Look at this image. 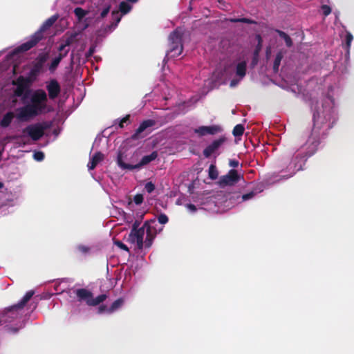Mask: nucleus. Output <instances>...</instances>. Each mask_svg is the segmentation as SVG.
<instances>
[{"mask_svg": "<svg viewBox=\"0 0 354 354\" xmlns=\"http://www.w3.org/2000/svg\"><path fill=\"white\" fill-rule=\"evenodd\" d=\"M342 91L339 84L334 83L327 86L322 92L318 100H315L312 93H305L301 88L299 89V95L306 102L312 105L311 108L316 109H333L336 107L337 99Z\"/></svg>", "mask_w": 354, "mask_h": 354, "instance_id": "423d86ee", "label": "nucleus"}, {"mask_svg": "<svg viewBox=\"0 0 354 354\" xmlns=\"http://www.w3.org/2000/svg\"><path fill=\"white\" fill-rule=\"evenodd\" d=\"M183 30L178 28L176 29L169 37L170 49L167 53V57H175L179 56L183 52L182 37Z\"/></svg>", "mask_w": 354, "mask_h": 354, "instance_id": "9b49d317", "label": "nucleus"}, {"mask_svg": "<svg viewBox=\"0 0 354 354\" xmlns=\"http://www.w3.org/2000/svg\"><path fill=\"white\" fill-rule=\"evenodd\" d=\"M112 0H103L102 7H100L98 10L100 12V17H105L110 11L111 2Z\"/></svg>", "mask_w": 354, "mask_h": 354, "instance_id": "cd10ccee", "label": "nucleus"}, {"mask_svg": "<svg viewBox=\"0 0 354 354\" xmlns=\"http://www.w3.org/2000/svg\"><path fill=\"white\" fill-rule=\"evenodd\" d=\"M279 179L274 180L273 182L279 181Z\"/></svg>", "mask_w": 354, "mask_h": 354, "instance_id": "5fc2aeb1", "label": "nucleus"}, {"mask_svg": "<svg viewBox=\"0 0 354 354\" xmlns=\"http://www.w3.org/2000/svg\"><path fill=\"white\" fill-rule=\"evenodd\" d=\"M95 51V48L94 47H91L88 52V56H91L93 55V53H94Z\"/></svg>", "mask_w": 354, "mask_h": 354, "instance_id": "de8ad7c7", "label": "nucleus"}, {"mask_svg": "<svg viewBox=\"0 0 354 354\" xmlns=\"http://www.w3.org/2000/svg\"><path fill=\"white\" fill-rule=\"evenodd\" d=\"M40 32H35L26 42L17 47L11 53L7 55L3 63L0 65V79L7 82L14 75L20 72L21 53L32 48L41 39Z\"/></svg>", "mask_w": 354, "mask_h": 354, "instance_id": "20e7f679", "label": "nucleus"}, {"mask_svg": "<svg viewBox=\"0 0 354 354\" xmlns=\"http://www.w3.org/2000/svg\"><path fill=\"white\" fill-rule=\"evenodd\" d=\"M208 171H209V177L212 180H215L218 178V172L217 171L216 167L214 165H211L209 167Z\"/></svg>", "mask_w": 354, "mask_h": 354, "instance_id": "72a5a7b5", "label": "nucleus"}, {"mask_svg": "<svg viewBox=\"0 0 354 354\" xmlns=\"http://www.w3.org/2000/svg\"><path fill=\"white\" fill-rule=\"evenodd\" d=\"M270 49H267L266 50V57L267 59H270Z\"/></svg>", "mask_w": 354, "mask_h": 354, "instance_id": "09e8293b", "label": "nucleus"}, {"mask_svg": "<svg viewBox=\"0 0 354 354\" xmlns=\"http://www.w3.org/2000/svg\"><path fill=\"white\" fill-rule=\"evenodd\" d=\"M46 88L48 91V96L50 100L57 98L61 92L59 83L55 79H51L46 82Z\"/></svg>", "mask_w": 354, "mask_h": 354, "instance_id": "2eb2a0df", "label": "nucleus"}, {"mask_svg": "<svg viewBox=\"0 0 354 354\" xmlns=\"http://www.w3.org/2000/svg\"><path fill=\"white\" fill-rule=\"evenodd\" d=\"M115 244L118 246L120 248L124 250H128V248L127 247L126 245H124L123 243H122L121 241H115Z\"/></svg>", "mask_w": 354, "mask_h": 354, "instance_id": "49530a36", "label": "nucleus"}, {"mask_svg": "<svg viewBox=\"0 0 354 354\" xmlns=\"http://www.w3.org/2000/svg\"><path fill=\"white\" fill-rule=\"evenodd\" d=\"M33 158L37 161H41L44 158V154L41 151H35L33 153Z\"/></svg>", "mask_w": 354, "mask_h": 354, "instance_id": "4c0bfd02", "label": "nucleus"}, {"mask_svg": "<svg viewBox=\"0 0 354 354\" xmlns=\"http://www.w3.org/2000/svg\"><path fill=\"white\" fill-rule=\"evenodd\" d=\"M58 19V16L57 15H53L47 20H46L44 24L40 27L39 30L37 32H40V37L42 38V33L45 30H48L50 27H51L54 23Z\"/></svg>", "mask_w": 354, "mask_h": 354, "instance_id": "a878e982", "label": "nucleus"}, {"mask_svg": "<svg viewBox=\"0 0 354 354\" xmlns=\"http://www.w3.org/2000/svg\"><path fill=\"white\" fill-rule=\"evenodd\" d=\"M145 189L148 193H151L155 189V185L151 182H148L145 184Z\"/></svg>", "mask_w": 354, "mask_h": 354, "instance_id": "ea45409f", "label": "nucleus"}, {"mask_svg": "<svg viewBox=\"0 0 354 354\" xmlns=\"http://www.w3.org/2000/svg\"><path fill=\"white\" fill-rule=\"evenodd\" d=\"M130 115H127L121 119H117L114 121V124L118 125L120 128H124L131 123Z\"/></svg>", "mask_w": 354, "mask_h": 354, "instance_id": "c85d7f7f", "label": "nucleus"}, {"mask_svg": "<svg viewBox=\"0 0 354 354\" xmlns=\"http://www.w3.org/2000/svg\"><path fill=\"white\" fill-rule=\"evenodd\" d=\"M30 81L28 78L19 76L16 80L6 82L1 88L0 106H10L17 97H22L25 103L32 111H43L47 106L48 95L43 89L28 91Z\"/></svg>", "mask_w": 354, "mask_h": 354, "instance_id": "f257e3e1", "label": "nucleus"}, {"mask_svg": "<svg viewBox=\"0 0 354 354\" xmlns=\"http://www.w3.org/2000/svg\"><path fill=\"white\" fill-rule=\"evenodd\" d=\"M337 120L335 112H315L313 115V128L311 136L312 141H317L319 145V137L325 135Z\"/></svg>", "mask_w": 354, "mask_h": 354, "instance_id": "6e6552de", "label": "nucleus"}, {"mask_svg": "<svg viewBox=\"0 0 354 354\" xmlns=\"http://www.w3.org/2000/svg\"><path fill=\"white\" fill-rule=\"evenodd\" d=\"M104 158V156L101 152L97 151L93 154H90V160L88 163V169H93Z\"/></svg>", "mask_w": 354, "mask_h": 354, "instance_id": "4be33fe9", "label": "nucleus"}, {"mask_svg": "<svg viewBox=\"0 0 354 354\" xmlns=\"http://www.w3.org/2000/svg\"><path fill=\"white\" fill-rule=\"evenodd\" d=\"M77 34L71 33V34H66L64 37L60 41L59 46L57 48V54H62L66 52V55L68 54L69 51V46L75 41Z\"/></svg>", "mask_w": 354, "mask_h": 354, "instance_id": "dca6fc26", "label": "nucleus"}, {"mask_svg": "<svg viewBox=\"0 0 354 354\" xmlns=\"http://www.w3.org/2000/svg\"><path fill=\"white\" fill-rule=\"evenodd\" d=\"M277 32L279 33V36L284 39L288 46L290 47L292 46V40L287 34L280 30H277Z\"/></svg>", "mask_w": 354, "mask_h": 354, "instance_id": "f704fd0d", "label": "nucleus"}, {"mask_svg": "<svg viewBox=\"0 0 354 354\" xmlns=\"http://www.w3.org/2000/svg\"><path fill=\"white\" fill-rule=\"evenodd\" d=\"M244 130L245 128L243 125L241 124H239L234 127L232 131V133L235 137H240L243 134Z\"/></svg>", "mask_w": 354, "mask_h": 354, "instance_id": "473e14b6", "label": "nucleus"}, {"mask_svg": "<svg viewBox=\"0 0 354 354\" xmlns=\"http://www.w3.org/2000/svg\"><path fill=\"white\" fill-rule=\"evenodd\" d=\"M138 1V0H125L120 2L118 9L113 10L111 12V19L113 21L108 26L109 32H111L118 26L122 17L128 14L131 10L133 4Z\"/></svg>", "mask_w": 354, "mask_h": 354, "instance_id": "9d476101", "label": "nucleus"}, {"mask_svg": "<svg viewBox=\"0 0 354 354\" xmlns=\"http://www.w3.org/2000/svg\"><path fill=\"white\" fill-rule=\"evenodd\" d=\"M200 99L201 97L198 95L194 96L187 100L180 99L176 102V108L179 110L194 109L195 108V104L199 102Z\"/></svg>", "mask_w": 354, "mask_h": 354, "instance_id": "aec40b11", "label": "nucleus"}, {"mask_svg": "<svg viewBox=\"0 0 354 354\" xmlns=\"http://www.w3.org/2000/svg\"><path fill=\"white\" fill-rule=\"evenodd\" d=\"M48 54H41L38 57V60L41 64L44 63L48 59Z\"/></svg>", "mask_w": 354, "mask_h": 354, "instance_id": "c03bdc74", "label": "nucleus"}, {"mask_svg": "<svg viewBox=\"0 0 354 354\" xmlns=\"http://www.w3.org/2000/svg\"><path fill=\"white\" fill-rule=\"evenodd\" d=\"M221 128L218 125L201 126L194 129V132L200 136L205 135H214L221 131Z\"/></svg>", "mask_w": 354, "mask_h": 354, "instance_id": "a211bd4d", "label": "nucleus"}, {"mask_svg": "<svg viewBox=\"0 0 354 354\" xmlns=\"http://www.w3.org/2000/svg\"><path fill=\"white\" fill-rule=\"evenodd\" d=\"M75 293L80 301H84L88 306H93L103 302L106 297L103 294L93 298L91 292L84 288L76 290Z\"/></svg>", "mask_w": 354, "mask_h": 354, "instance_id": "f8f14e48", "label": "nucleus"}, {"mask_svg": "<svg viewBox=\"0 0 354 354\" xmlns=\"http://www.w3.org/2000/svg\"><path fill=\"white\" fill-rule=\"evenodd\" d=\"M243 178V176L235 169H231L229 172L222 176L219 179V185L221 187L232 186Z\"/></svg>", "mask_w": 354, "mask_h": 354, "instance_id": "4468645a", "label": "nucleus"}, {"mask_svg": "<svg viewBox=\"0 0 354 354\" xmlns=\"http://www.w3.org/2000/svg\"><path fill=\"white\" fill-rule=\"evenodd\" d=\"M131 204H132V202H131V201L129 202V206H130V205H131Z\"/></svg>", "mask_w": 354, "mask_h": 354, "instance_id": "864d4df0", "label": "nucleus"}, {"mask_svg": "<svg viewBox=\"0 0 354 354\" xmlns=\"http://www.w3.org/2000/svg\"><path fill=\"white\" fill-rule=\"evenodd\" d=\"M3 319V314L1 315V317L0 318V323H3V322L2 321Z\"/></svg>", "mask_w": 354, "mask_h": 354, "instance_id": "8fccbe9b", "label": "nucleus"}, {"mask_svg": "<svg viewBox=\"0 0 354 354\" xmlns=\"http://www.w3.org/2000/svg\"><path fill=\"white\" fill-rule=\"evenodd\" d=\"M34 292L30 290L26 292L21 300L17 304L7 308L3 313V324H6L9 329L17 332L25 326L28 309L26 308V304L32 297Z\"/></svg>", "mask_w": 354, "mask_h": 354, "instance_id": "39448f33", "label": "nucleus"}, {"mask_svg": "<svg viewBox=\"0 0 354 354\" xmlns=\"http://www.w3.org/2000/svg\"><path fill=\"white\" fill-rule=\"evenodd\" d=\"M341 37L342 39L343 43L345 44L346 54L349 55L350 48L353 39V36L350 32L345 30L342 33Z\"/></svg>", "mask_w": 354, "mask_h": 354, "instance_id": "393cba45", "label": "nucleus"}, {"mask_svg": "<svg viewBox=\"0 0 354 354\" xmlns=\"http://www.w3.org/2000/svg\"><path fill=\"white\" fill-rule=\"evenodd\" d=\"M67 116L64 114V112H57L56 117L52 121L28 126L22 132L21 140L25 144L26 138L30 137L33 141H37L44 135L45 131L50 129H53V133L57 137L61 132L59 125L64 122Z\"/></svg>", "mask_w": 354, "mask_h": 354, "instance_id": "0eeeda50", "label": "nucleus"}, {"mask_svg": "<svg viewBox=\"0 0 354 354\" xmlns=\"http://www.w3.org/2000/svg\"><path fill=\"white\" fill-rule=\"evenodd\" d=\"M37 112H19V114L17 115V119L19 121H27L30 120L32 117L36 115Z\"/></svg>", "mask_w": 354, "mask_h": 354, "instance_id": "c756f323", "label": "nucleus"}, {"mask_svg": "<svg viewBox=\"0 0 354 354\" xmlns=\"http://www.w3.org/2000/svg\"><path fill=\"white\" fill-rule=\"evenodd\" d=\"M239 162L236 160H230L229 162V165L232 168L237 167L239 166Z\"/></svg>", "mask_w": 354, "mask_h": 354, "instance_id": "a18cd8bd", "label": "nucleus"}, {"mask_svg": "<svg viewBox=\"0 0 354 354\" xmlns=\"http://www.w3.org/2000/svg\"><path fill=\"white\" fill-rule=\"evenodd\" d=\"M322 10L325 16H328L331 12L330 8L327 5H323L322 6Z\"/></svg>", "mask_w": 354, "mask_h": 354, "instance_id": "79ce46f5", "label": "nucleus"}, {"mask_svg": "<svg viewBox=\"0 0 354 354\" xmlns=\"http://www.w3.org/2000/svg\"><path fill=\"white\" fill-rule=\"evenodd\" d=\"M13 117V112H7L1 121V126L3 127H8L10 124Z\"/></svg>", "mask_w": 354, "mask_h": 354, "instance_id": "7c9ffc66", "label": "nucleus"}, {"mask_svg": "<svg viewBox=\"0 0 354 354\" xmlns=\"http://www.w3.org/2000/svg\"><path fill=\"white\" fill-rule=\"evenodd\" d=\"M254 196V192H250V193L242 195L240 198L241 199V201H245L252 198Z\"/></svg>", "mask_w": 354, "mask_h": 354, "instance_id": "a19ab883", "label": "nucleus"}, {"mask_svg": "<svg viewBox=\"0 0 354 354\" xmlns=\"http://www.w3.org/2000/svg\"><path fill=\"white\" fill-rule=\"evenodd\" d=\"M257 37H258L259 41L260 42L261 41V37H260V35H258Z\"/></svg>", "mask_w": 354, "mask_h": 354, "instance_id": "3c124183", "label": "nucleus"}, {"mask_svg": "<svg viewBox=\"0 0 354 354\" xmlns=\"http://www.w3.org/2000/svg\"><path fill=\"white\" fill-rule=\"evenodd\" d=\"M248 57L243 55L236 59L226 70L232 78L230 86L233 88L237 86L246 74Z\"/></svg>", "mask_w": 354, "mask_h": 354, "instance_id": "1a4fd4ad", "label": "nucleus"}, {"mask_svg": "<svg viewBox=\"0 0 354 354\" xmlns=\"http://www.w3.org/2000/svg\"><path fill=\"white\" fill-rule=\"evenodd\" d=\"M143 195L141 194H138L133 197V202L136 205H140L143 202Z\"/></svg>", "mask_w": 354, "mask_h": 354, "instance_id": "58836bf2", "label": "nucleus"}, {"mask_svg": "<svg viewBox=\"0 0 354 354\" xmlns=\"http://www.w3.org/2000/svg\"><path fill=\"white\" fill-rule=\"evenodd\" d=\"M124 304L122 299H118L115 300L110 307L102 305L98 307L97 313L100 314L107 313L110 314L118 310Z\"/></svg>", "mask_w": 354, "mask_h": 354, "instance_id": "412c9836", "label": "nucleus"}, {"mask_svg": "<svg viewBox=\"0 0 354 354\" xmlns=\"http://www.w3.org/2000/svg\"><path fill=\"white\" fill-rule=\"evenodd\" d=\"M225 138L222 137L217 140H214L209 145H208L203 151V154L206 158L209 157L212 154L215 153L225 142Z\"/></svg>", "mask_w": 354, "mask_h": 354, "instance_id": "6ab92c4d", "label": "nucleus"}, {"mask_svg": "<svg viewBox=\"0 0 354 354\" xmlns=\"http://www.w3.org/2000/svg\"><path fill=\"white\" fill-rule=\"evenodd\" d=\"M3 186V183L0 182V189L2 188Z\"/></svg>", "mask_w": 354, "mask_h": 354, "instance_id": "603ef678", "label": "nucleus"}, {"mask_svg": "<svg viewBox=\"0 0 354 354\" xmlns=\"http://www.w3.org/2000/svg\"><path fill=\"white\" fill-rule=\"evenodd\" d=\"M167 222V216L161 214L158 217V222L156 220H150L139 227L140 220L138 219L133 223L127 240L136 249L140 250L144 246L150 248L155 236L162 230V227L157 228L158 223L164 225Z\"/></svg>", "mask_w": 354, "mask_h": 354, "instance_id": "7ed1b4c3", "label": "nucleus"}, {"mask_svg": "<svg viewBox=\"0 0 354 354\" xmlns=\"http://www.w3.org/2000/svg\"><path fill=\"white\" fill-rule=\"evenodd\" d=\"M117 165L122 170L132 171L136 169V162L133 156L120 151L117 156Z\"/></svg>", "mask_w": 354, "mask_h": 354, "instance_id": "ddd939ff", "label": "nucleus"}, {"mask_svg": "<svg viewBox=\"0 0 354 354\" xmlns=\"http://www.w3.org/2000/svg\"><path fill=\"white\" fill-rule=\"evenodd\" d=\"M20 111H23L24 110H23V109H21Z\"/></svg>", "mask_w": 354, "mask_h": 354, "instance_id": "4d7b16f0", "label": "nucleus"}, {"mask_svg": "<svg viewBox=\"0 0 354 354\" xmlns=\"http://www.w3.org/2000/svg\"><path fill=\"white\" fill-rule=\"evenodd\" d=\"M74 13L78 21H82L86 15L88 14V12L82 9L81 8H77L75 9Z\"/></svg>", "mask_w": 354, "mask_h": 354, "instance_id": "2f4dec72", "label": "nucleus"}, {"mask_svg": "<svg viewBox=\"0 0 354 354\" xmlns=\"http://www.w3.org/2000/svg\"><path fill=\"white\" fill-rule=\"evenodd\" d=\"M53 54L55 55V57L52 59L48 66V70L52 73L56 71L62 59L66 56V52L62 54H56L55 53Z\"/></svg>", "mask_w": 354, "mask_h": 354, "instance_id": "5701e85b", "label": "nucleus"}, {"mask_svg": "<svg viewBox=\"0 0 354 354\" xmlns=\"http://www.w3.org/2000/svg\"><path fill=\"white\" fill-rule=\"evenodd\" d=\"M230 21L231 22H243V23H247V24H253L254 21L246 19V18H233L230 19Z\"/></svg>", "mask_w": 354, "mask_h": 354, "instance_id": "e433bc0d", "label": "nucleus"}, {"mask_svg": "<svg viewBox=\"0 0 354 354\" xmlns=\"http://www.w3.org/2000/svg\"><path fill=\"white\" fill-rule=\"evenodd\" d=\"M286 51L285 50H279L276 53L274 63H273V71L276 73L279 71V66L281 64V62L283 55L286 54Z\"/></svg>", "mask_w": 354, "mask_h": 354, "instance_id": "bb28decb", "label": "nucleus"}, {"mask_svg": "<svg viewBox=\"0 0 354 354\" xmlns=\"http://www.w3.org/2000/svg\"><path fill=\"white\" fill-rule=\"evenodd\" d=\"M186 207L187 210L192 214L195 213L197 209L196 206L193 204H187L186 205Z\"/></svg>", "mask_w": 354, "mask_h": 354, "instance_id": "37998d69", "label": "nucleus"}, {"mask_svg": "<svg viewBox=\"0 0 354 354\" xmlns=\"http://www.w3.org/2000/svg\"><path fill=\"white\" fill-rule=\"evenodd\" d=\"M166 58H167V59H169V57H166L165 58H164V60H166Z\"/></svg>", "mask_w": 354, "mask_h": 354, "instance_id": "6e6d98bb", "label": "nucleus"}, {"mask_svg": "<svg viewBox=\"0 0 354 354\" xmlns=\"http://www.w3.org/2000/svg\"><path fill=\"white\" fill-rule=\"evenodd\" d=\"M157 122L154 120L149 119L144 120L136 129V132L132 135V139L137 140L142 136L140 134L144 131H148L149 128H158Z\"/></svg>", "mask_w": 354, "mask_h": 354, "instance_id": "f3484780", "label": "nucleus"}, {"mask_svg": "<svg viewBox=\"0 0 354 354\" xmlns=\"http://www.w3.org/2000/svg\"><path fill=\"white\" fill-rule=\"evenodd\" d=\"M312 139L313 138H308L301 147L289 149L283 153L280 167L284 174L280 176V179L289 178L297 171L304 169L307 159L316 152L318 147L317 142L312 141Z\"/></svg>", "mask_w": 354, "mask_h": 354, "instance_id": "f03ea898", "label": "nucleus"}, {"mask_svg": "<svg viewBox=\"0 0 354 354\" xmlns=\"http://www.w3.org/2000/svg\"><path fill=\"white\" fill-rule=\"evenodd\" d=\"M77 249L81 253L86 254L90 252L91 248L85 245H79L77 246Z\"/></svg>", "mask_w": 354, "mask_h": 354, "instance_id": "c9c22d12", "label": "nucleus"}, {"mask_svg": "<svg viewBox=\"0 0 354 354\" xmlns=\"http://www.w3.org/2000/svg\"><path fill=\"white\" fill-rule=\"evenodd\" d=\"M157 156L158 153L156 151H153L151 154L145 156L139 162H136V169H140L142 166L146 165L151 161L154 160Z\"/></svg>", "mask_w": 354, "mask_h": 354, "instance_id": "b1692460", "label": "nucleus"}]
</instances>
